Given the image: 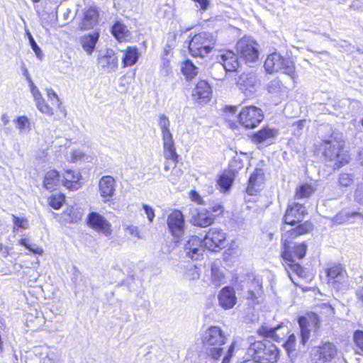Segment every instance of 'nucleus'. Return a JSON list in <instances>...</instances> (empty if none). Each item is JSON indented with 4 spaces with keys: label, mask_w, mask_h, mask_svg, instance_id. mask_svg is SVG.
Here are the masks:
<instances>
[{
    "label": "nucleus",
    "mask_w": 363,
    "mask_h": 363,
    "mask_svg": "<svg viewBox=\"0 0 363 363\" xmlns=\"http://www.w3.org/2000/svg\"><path fill=\"white\" fill-rule=\"evenodd\" d=\"M123 228L125 232H127L131 236L135 237L138 239L140 238L139 229L137 226L131 225V224L123 223Z\"/></svg>",
    "instance_id": "obj_48"
},
{
    "label": "nucleus",
    "mask_w": 363,
    "mask_h": 363,
    "mask_svg": "<svg viewBox=\"0 0 363 363\" xmlns=\"http://www.w3.org/2000/svg\"><path fill=\"white\" fill-rule=\"evenodd\" d=\"M139 57L136 48L128 47L124 52L123 63L124 67H130L135 65Z\"/></svg>",
    "instance_id": "obj_34"
},
{
    "label": "nucleus",
    "mask_w": 363,
    "mask_h": 363,
    "mask_svg": "<svg viewBox=\"0 0 363 363\" xmlns=\"http://www.w3.org/2000/svg\"><path fill=\"white\" fill-rule=\"evenodd\" d=\"M345 274L341 266H334L328 269L327 275L330 282L340 283L345 281Z\"/></svg>",
    "instance_id": "obj_33"
},
{
    "label": "nucleus",
    "mask_w": 363,
    "mask_h": 363,
    "mask_svg": "<svg viewBox=\"0 0 363 363\" xmlns=\"http://www.w3.org/2000/svg\"><path fill=\"white\" fill-rule=\"evenodd\" d=\"M236 50L240 57L246 63H253L258 59V44L250 37L241 38L237 43Z\"/></svg>",
    "instance_id": "obj_8"
},
{
    "label": "nucleus",
    "mask_w": 363,
    "mask_h": 363,
    "mask_svg": "<svg viewBox=\"0 0 363 363\" xmlns=\"http://www.w3.org/2000/svg\"><path fill=\"white\" fill-rule=\"evenodd\" d=\"M235 349V342H232L229 346L226 354L224 356L222 363H229Z\"/></svg>",
    "instance_id": "obj_56"
},
{
    "label": "nucleus",
    "mask_w": 363,
    "mask_h": 363,
    "mask_svg": "<svg viewBox=\"0 0 363 363\" xmlns=\"http://www.w3.org/2000/svg\"><path fill=\"white\" fill-rule=\"evenodd\" d=\"M232 182V179L225 174L221 175L218 180V184L223 191H227L230 189Z\"/></svg>",
    "instance_id": "obj_45"
},
{
    "label": "nucleus",
    "mask_w": 363,
    "mask_h": 363,
    "mask_svg": "<svg viewBox=\"0 0 363 363\" xmlns=\"http://www.w3.org/2000/svg\"><path fill=\"white\" fill-rule=\"evenodd\" d=\"M264 69L267 73L282 72L294 79L296 69L294 62L291 58H284L279 53L274 52L269 55L264 62Z\"/></svg>",
    "instance_id": "obj_5"
},
{
    "label": "nucleus",
    "mask_w": 363,
    "mask_h": 363,
    "mask_svg": "<svg viewBox=\"0 0 363 363\" xmlns=\"http://www.w3.org/2000/svg\"><path fill=\"white\" fill-rule=\"evenodd\" d=\"M87 223L91 228L106 236L110 235L112 233L111 223L96 212H91L88 215Z\"/></svg>",
    "instance_id": "obj_15"
},
{
    "label": "nucleus",
    "mask_w": 363,
    "mask_h": 363,
    "mask_svg": "<svg viewBox=\"0 0 363 363\" xmlns=\"http://www.w3.org/2000/svg\"><path fill=\"white\" fill-rule=\"evenodd\" d=\"M47 95L49 100L51 101L52 105L55 106L58 108L61 106V101L57 96V94L53 91L52 89H47Z\"/></svg>",
    "instance_id": "obj_50"
},
{
    "label": "nucleus",
    "mask_w": 363,
    "mask_h": 363,
    "mask_svg": "<svg viewBox=\"0 0 363 363\" xmlns=\"http://www.w3.org/2000/svg\"><path fill=\"white\" fill-rule=\"evenodd\" d=\"M25 32H26V35L29 40L30 45L32 50H33V52H35L37 58H38L39 60H42V58L43 57V52L41 51V49L36 43L35 40H34V38H33V35H31L30 32L29 31V30L26 28Z\"/></svg>",
    "instance_id": "obj_40"
},
{
    "label": "nucleus",
    "mask_w": 363,
    "mask_h": 363,
    "mask_svg": "<svg viewBox=\"0 0 363 363\" xmlns=\"http://www.w3.org/2000/svg\"><path fill=\"white\" fill-rule=\"evenodd\" d=\"M359 160H360L361 164L363 166V149L359 151Z\"/></svg>",
    "instance_id": "obj_63"
},
{
    "label": "nucleus",
    "mask_w": 363,
    "mask_h": 363,
    "mask_svg": "<svg viewBox=\"0 0 363 363\" xmlns=\"http://www.w3.org/2000/svg\"><path fill=\"white\" fill-rule=\"evenodd\" d=\"M228 335L218 326H210L203 333L201 340L206 354L212 359H218L224 354L223 345Z\"/></svg>",
    "instance_id": "obj_2"
},
{
    "label": "nucleus",
    "mask_w": 363,
    "mask_h": 363,
    "mask_svg": "<svg viewBox=\"0 0 363 363\" xmlns=\"http://www.w3.org/2000/svg\"><path fill=\"white\" fill-rule=\"evenodd\" d=\"M21 70H22L23 74L25 76L26 79H27L28 77H30V75L28 72V70L26 68V65L23 62L21 64Z\"/></svg>",
    "instance_id": "obj_60"
},
{
    "label": "nucleus",
    "mask_w": 363,
    "mask_h": 363,
    "mask_svg": "<svg viewBox=\"0 0 363 363\" xmlns=\"http://www.w3.org/2000/svg\"><path fill=\"white\" fill-rule=\"evenodd\" d=\"M143 208L146 214L147 218L148 220L152 223L155 218V211L154 209L147 204H143Z\"/></svg>",
    "instance_id": "obj_54"
},
{
    "label": "nucleus",
    "mask_w": 363,
    "mask_h": 363,
    "mask_svg": "<svg viewBox=\"0 0 363 363\" xmlns=\"http://www.w3.org/2000/svg\"><path fill=\"white\" fill-rule=\"evenodd\" d=\"M263 182V174L260 169H256L250 177L247 192L250 195H255L261 188Z\"/></svg>",
    "instance_id": "obj_27"
},
{
    "label": "nucleus",
    "mask_w": 363,
    "mask_h": 363,
    "mask_svg": "<svg viewBox=\"0 0 363 363\" xmlns=\"http://www.w3.org/2000/svg\"><path fill=\"white\" fill-rule=\"evenodd\" d=\"M247 342V357L256 358L262 363H273L277 361L279 350L270 341H255L253 337H250Z\"/></svg>",
    "instance_id": "obj_3"
},
{
    "label": "nucleus",
    "mask_w": 363,
    "mask_h": 363,
    "mask_svg": "<svg viewBox=\"0 0 363 363\" xmlns=\"http://www.w3.org/2000/svg\"><path fill=\"white\" fill-rule=\"evenodd\" d=\"M252 284H254L255 289H250L249 290L250 298L252 299H255L257 298V295L259 294L262 288V284L259 279L255 278Z\"/></svg>",
    "instance_id": "obj_47"
},
{
    "label": "nucleus",
    "mask_w": 363,
    "mask_h": 363,
    "mask_svg": "<svg viewBox=\"0 0 363 363\" xmlns=\"http://www.w3.org/2000/svg\"><path fill=\"white\" fill-rule=\"evenodd\" d=\"M216 38L211 33L203 32L195 35L189 43V50L194 57H203L213 48Z\"/></svg>",
    "instance_id": "obj_7"
},
{
    "label": "nucleus",
    "mask_w": 363,
    "mask_h": 363,
    "mask_svg": "<svg viewBox=\"0 0 363 363\" xmlns=\"http://www.w3.org/2000/svg\"><path fill=\"white\" fill-rule=\"evenodd\" d=\"M167 226L172 234L177 241L184 233V218L180 211H173L167 217Z\"/></svg>",
    "instance_id": "obj_12"
},
{
    "label": "nucleus",
    "mask_w": 363,
    "mask_h": 363,
    "mask_svg": "<svg viewBox=\"0 0 363 363\" xmlns=\"http://www.w3.org/2000/svg\"><path fill=\"white\" fill-rule=\"evenodd\" d=\"M65 197L62 194L52 195L50 198V205L55 209H59L65 202Z\"/></svg>",
    "instance_id": "obj_44"
},
{
    "label": "nucleus",
    "mask_w": 363,
    "mask_h": 363,
    "mask_svg": "<svg viewBox=\"0 0 363 363\" xmlns=\"http://www.w3.org/2000/svg\"><path fill=\"white\" fill-rule=\"evenodd\" d=\"M257 78L252 72H243L237 79L239 89L247 96H252L257 90Z\"/></svg>",
    "instance_id": "obj_14"
},
{
    "label": "nucleus",
    "mask_w": 363,
    "mask_h": 363,
    "mask_svg": "<svg viewBox=\"0 0 363 363\" xmlns=\"http://www.w3.org/2000/svg\"><path fill=\"white\" fill-rule=\"evenodd\" d=\"M218 301L223 308H232L237 301L234 289L230 286L224 287L218 294Z\"/></svg>",
    "instance_id": "obj_23"
},
{
    "label": "nucleus",
    "mask_w": 363,
    "mask_h": 363,
    "mask_svg": "<svg viewBox=\"0 0 363 363\" xmlns=\"http://www.w3.org/2000/svg\"><path fill=\"white\" fill-rule=\"evenodd\" d=\"M30 86V92L33 90H35L37 89V86L34 84V83H33L31 85L29 86Z\"/></svg>",
    "instance_id": "obj_64"
},
{
    "label": "nucleus",
    "mask_w": 363,
    "mask_h": 363,
    "mask_svg": "<svg viewBox=\"0 0 363 363\" xmlns=\"http://www.w3.org/2000/svg\"><path fill=\"white\" fill-rule=\"evenodd\" d=\"M277 135L276 129L265 127L255 133L252 135V140L254 143H262L274 139Z\"/></svg>",
    "instance_id": "obj_28"
},
{
    "label": "nucleus",
    "mask_w": 363,
    "mask_h": 363,
    "mask_svg": "<svg viewBox=\"0 0 363 363\" xmlns=\"http://www.w3.org/2000/svg\"><path fill=\"white\" fill-rule=\"evenodd\" d=\"M215 216L205 208H195L191 212V222L195 226L205 228L214 221Z\"/></svg>",
    "instance_id": "obj_16"
},
{
    "label": "nucleus",
    "mask_w": 363,
    "mask_h": 363,
    "mask_svg": "<svg viewBox=\"0 0 363 363\" xmlns=\"http://www.w3.org/2000/svg\"><path fill=\"white\" fill-rule=\"evenodd\" d=\"M70 155V160L73 162L79 160H85L88 158L87 156L80 150H73L71 152Z\"/></svg>",
    "instance_id": "obj_52"
},
{
    "label": "nucleus",
    "mask_w": 363,
    "mask_h": 363,
    "mask_svg": "<svg viewBox=\"0 0 363 363\" xmlns=\"http://www.w3.org/2000/svg\"><path fill=\"white\" fill-rule=\"evenodd\" d=\"M220 62L226 72H235L239 67L237 55L230 50L220 55Z\"/></svg>",
    "instance_id": "obj_26"
},
{
    "label": "nucleus",
    "mask_w": 363,
    "mask_h": 363,
    "mask_svg": "<svg viewBox=\"0 0 363 363\" xmlns=\"http://www.w3.org/2000/svg\"><path fill=\"white\" fill-rule=\"evenodd\" d=\"M296 340V336L294 334H291L289 336L287 340L284 344V347L286 350L289 356H290L291 354L295 351Z\"/></svg>",
    "instance_id": "obj_46"
},
{
    "label": "nucleus",
    "mask_w": 363,
    "mask_h": 363,
    "mask_svg": "<svg viewBox=\"0 0 363 363\" xmlns=\"http://www.w3.org/2000/svg\"><path fill=\"white\" fill-rule=\"evenodd\" d=\"M1 121L4 125H6L9 123V118L6 113H4L1 117Z\"/></svg>",
    "instance_id": "obj_62"
},
{
    "label": "nucleus",
    "mask_w": 363,
    "mask_h": 363,
    "mask_svg": "<svg viewBox=\"0 0 363 363\" xmlns=\"http://www.w3.org/2000/svg\"><path fill=\"white\" fill-rule=\"evenodd\" d=\"M160 73L161 76L164 77H169L172 74V69L169 61L166 60L162 62Z\"/></svg>",
    "instance_id": "obj_51"
},
{
    "label": "nucleus",
    "mask_w": 363,
    "mask_h": 363,
    "mask_svg": "<svg viewBox=\"0 0 363 363\" xmlns=\"http://www.w3.org/2000/svg\"><path fill=\"white\" fill-rule=\"evenodd\" d=\"M61 183V179L58 172L50 170L48 172L44 178L43 185L48 190L52 191Z\"/></svg>",
    "instance_id": "obj_32"
},
{
    "label": "nucleus",
    "mask_w": 363,
    "mask_h": 363,
    "mask_svg": "<svg viewBox=\"0 0 363 363\" xmlns=\"http://www.w3.org/2000/svg\"><path fill=\"white\" fill-rule=\"evenodd\" d=\"M187 277L191 280H196L199 279L200 273L196 267H191L187 272Z\"/></svg>",
    "instance_id": "obj_55"
},
{
    "label": "nucleus",
    "mask_w": 363,
    "mask_h": 363,
    "mask_svg": "<svg viewBox=\"0 0 363 363\" xmlns=\"http://www.w3.org/2000/svg\"><path fill=\"white\" fill-rule=\"evenodd\" d=\"M111 33L118 41H125L130 37L127 26L121 21H116L111 28Z\"/></svg>",
    "instance_id": "obj_31"
},
{
    "label": "nucleus",
    "mask_w": 363,
    "mask_h": 363,
    "mask_svg": "<svg viewBox=\"0 0 363 363\" xmlns=\"http://www.w3.org/2000/svg\"><path fill=\"white\" fill-rule=\"evenodd\" d=\"M212 94L211 87L205 80H200L192 91L193 100L199 104L206 103L211 99Z\"/></svg>",
    "instance_id": "obj_19"
},
{
    "label": "nucleus",
    "mask_w": 363,
    "mask_h": 363,
    "mask_svg": "<svg viewBox=\"0 0 363 363\" xmlns=\"http://www.w3.org/2000/svg\"><path fill=\"white\" fill-rule=\"evenodd\" d=\"M189 196L191 201L197 203L198 204H203V199L199 194V193L196 191H191L189 193Z\"/></svg>",
    "instance_id": "obj_57"
},
{
    "label": "nucleus",
    "mask_w": 363,
    "mask_h": 363,
    "mask_svg": "<svg viewBox=\"0 0 363 363\" xmlns=\"http://www.w3.org/2000/svg\"><path fill=\"white\" fill-rule=\"evenodd\" d=\"M13 223L14 224L13 232L18 230V228L23 230L28 229L29 227L28 221L27 219L23 218H19L14 215H12Z\"/></svg>",
    "instance_id": "obj_43"
},
{
    "label": "nucleus",
    "mask_w": 363,
    "mask_h": 363,
    "mask_svg": "<svg viewBox=\"0 0 363 363\" xmlns=\"http://www.w3.org/2000/svg\"><path fill=\"white\" fill-rule=\"evenodd\" d=\"M211 213H214L216 216H219L223 212V206L220 203H216L211 208Z\"/></svg>",
    "instance_id": "obj_58"
},
{
    "label": "nucleus",
    "mask_w": 363,
    "mask_h": 363,
    "mask_svg": "<svg viewBox=\"0 0 363 363\" xmlns=\"http://www.w3.org/2000/svg\"><path fill=\"white\" fill-rule=\"evenodd\" d=\"M352 182V176L347 173L341 174L339 177V183L342 186H348Z\"/></svg>",
    "instance_id": "obj_53"
},
{
    "label": "nucleus",
    "mask_w": 363,
    "mask_h": 363,
    "mask_svg": "<svg viewBox=\"0 0 363 363\" xmlns=\"http://www.w3.org/2000/svg\"><path fill=\"white\" fill-rule=\"evenodd\" d=\"M19 244L24 246L30 252L36 255H42L43 250L35 244H30L29 240L26 238L21 239Z\"/></svg>",
    "instance_id": "obj_42"
},
{
    "label": "nucleus",
    "mask_w": 363,
    "mask_h": 363,
    "mask_svg": "<svg viewBox=\"0 0 363 363\" xmlns=\"http://www.w3.org/2000/svg\"><path fill=\"white\" fill-rule=\"evenodd\" d=\"M239 363H262L256 358L247 357V352Z\"/></svg>",
    "instance_id": "obj_59"
},
{
    "label": "nucleus",
    "mask_w": 363,
    "mask_h": 363,
    "mask_svg": "<svg viewBox=\"0 0 363 363\" xmlns=\"http://www.w3.org/2000/svg\"><path fill=\"white\" fill-rule=\"evenodd\" d=\"M98 63L106 72H111L118 67V57L112 50H107L105 55L99 57Z\"/></svg>",
    "instance_id": "obj_24"
},
{
    "label": "nucleus",
    "mask_w": 363,
    "mask_h": 363,
    "mask_svg": "<svg viewBox=\"0 0 363 363\" xmlns=\"http://www.w3.org/2000/svg\"><path fill=\"white\" fill-rule=\"evenodd\" d=\"M226 234L218 228H211L203 239L206 248L211 251H218L225 246Z\"/></svg>",
    "instance_id": "obj_10"
},
{
    "label": "nucleus",
    "mask_w": 363,
    "mask_h": 363,
    "mask_svg": "<svg viewBox=\"0 0 363 363\" xmlns=\"http://www.w3.org/2000/svg\"><path fill=\"white\" fill-rule=\"evenodd\" d=\"M34 101H35L37 108L43 113L48 116H52L54 114L53 109L48 104H47L38 89L31 91Z\"/></svg>",
    "instance_id": "obj_30"
},
{
    "label": "nucleus",
    "mask_w": 363,
    "mask_h": 363,
    "mask_svg": "<svg viewBox=\"0 0 363 363\" xmlns=\"http://www.w3.org/2000/svg\"><path fill=\"white\" fill-rule=\"evenodd\" d=\"M203 240L198 236H191L184 244V252L186 257L193 260L200 259L204 252Z\"/></svg>",
    "instance_id": "obj_13"
},
{
    "label": "nucleus",
    "mask_w": 363,
    "mask_h": 363,
    "mask_svg": "<svg viewBox=\"0 0 363 363\" xmlns=\"http://www.w3.org/2000/svg\"><path fill=\"white\" fill-rule=\"evenodd\" d=\"M15 123L20 133H28L31 130L30 120L26 116H18Z\"/></svg>",
    "instance_id": "obj_36"
},
{
    "label": "nucleus",
    "mask_w": 363,
    "mask_h": 363,
    "mask_svg": "<svg viewBox=\"0 0 363 363\" xmlns=\"http://www.w3.org/2000/svg\"><path fill=\"white\" fill-rule=\"evenodd\" d=\"M283 323L278 324L277 326L272 327L267 325H263L258 329V333L260 335L275 339L276 331L282 327Z\"/></svg>",
    "instance_id": "obj_38"
},
{
    "label": "nucleus",
    "mask_w": 363,
    "mask_h": 363,
    "mask_svg": "<svg viewBox=\"0 0 363 363\" xmlns=\"http://www.w3.org/2000/svg\"><path fill=\"white\" fill-rule=\"evenodd\" d=\"M323 155L329 162H334V169H338L348 161L342 153L345 141L341 137L332 135L328 139L323 140Z\"/></svg>",
    "instance_id": "obj_4"
},
{
    "label": "nucleus",
    "mask_w": 363,
    "mask_h": 363,
    "mask_svg": "<svg viewBox=\"0 0 363 363\" xmlns=\"http://www.w3.org/2000/svg\"><path fill=\"white\" fill-rule=\"evenodd\" d=\"M240 123L246 128H256L263 120L262 111L256 106H250L242 108L239 116Z\"/></svg>",
    "instance_id": "obj_9"
},
{
    "label": "nucleus",
    "mask_w": 363,
    "mask_h": 363,
    "mask_svg": "<svg viewBox=\"0 0 363 363\" xmlns=\"http://www.w3.org/2000/svg\"><path fill=\"white\" fill-rule=\"evenodd\" d=\"M157 123L162 137L164 156L167 160H172L174 162H177L178 155L176 152L174 141L169 129L170 121L168 117L164 114H160L158 116Z\"/></svg>",
    "instance_id": "obj_6"
},
{
    "label": "nucleus",
    "mask_w": 363,
    "mask_h": 363,
    "mask_svg": "<svg viewBox=\"0 0 363 363\" xmlns=\"http://www.w3.org/2000/svg\"><path fill=\"white\" fill-rule=\"evenodd\" d=\"M99 38V33L94 32L84 35L81 39V43L83 49L88 55H91L95 49L96 43Z\"/></svg>",
    "instance_id": "obj_29"
},
{
    "label": "nucleus",
    "mask_w": 363,
    "mask_h": 363,
    "mask_svg": "<svg viewBox=\"0 0 363 363\" xmlns=\"http://www.w3.org/2000/svg\"><path fill=\"white\" fill-rule=\"evenodd\" d=\"M206 276L209 277L210 284L214 286H220L224 282V273L220 266V262H212L208 269L206 270Z\"/></svg>",
    "instance_id": "obj_22"
},
{
    "label": "nucleus",
    "mask_w": 363,
    "mask_h": 363,
    "mask_svg": "<svg viewBox=\"0 0 363 363\" xmlns=\"http://www.w3.org/2000/svg\"><path fill=\"white\" fill-rule=\"evenodd\" d=\"M314 188L308 184L299 186L296 191V197L297 199H304L309 197L313 192Z\"/></svg>",
    "instance_id": "obj_39"
},
{
    "label": "nucleus",
    "mask_w": 363,
    "mask_h": 363,
    "mask_svg": "<svg viewBox=\"0 0 363 363\" xmlns=\"http://www.w3.org/2000/svg\"><path fill=\"white\" fill-rule=\"evenodd\" d=\"M357 298L363 303V286L360 289H359L356 292Z\"/></svg>",
    "instance_id": "obj_61"
},
{
    "label": "nucleus",
    "mask_w": 363,
    "mask_h": 363,
    "mask_svg": "<svg viewBox=\"0 0 363 363\" xmlns=\"http://www.w3.org/2000/svg\"><path fill=\"white\" fill-rule=\"evenodd\" d=\"M306 213V210L303 205L294 203L286 209L284 217V223L293 225L302 221Z\"/></svg>",
    "instance_id": "obj_17"
},
{
    "label": "nucleus",
    "mask_w": 363,
    "mask_h": 363,
    "mask_svg": "<svg viewBox=\"0 0 363 363\" xmlns=\"http://www.w3.org/2000/svg\"><path fill=\"white\" fill-rule=\"evenodd\" d=\"M198 68L189 60L184 61L182 65V72L187 79L194 78L198 74Z\"/></svg>",
    "instance_id": "obj_35"
},
{
    "label": "nucleus",
    "mask_w": 363,
    "mask_h": 363,
    "mask_svg": "<svg viewBox=\"0 0 363 363\" xmlns=\"http://www.w3.org/2000/svg\"><path fill=\"white\" fill-rule=\"evenodd\" d=\"M354 341L355 342V345L359 350V351H357V352L359 354H361V352H363V331L357 330L354 333Z\"/></svg>",
    "instance_id": "obj_49"
},
{
    "label": "nucleus",
    "mask_w": 363,
    "mask_h": 363,
    "mask_svg": "<svg viewBox=\"0 0 363 363\" xmlns=\"http://www.w3.org/2000/svg\"><path fill=\"white\" fill-rule=\"evenodd\" d=\"M337 354L336 346L330 342H325L319 346L315 356H318L317 363H328L332 361Z\"/></svg>",
    "instance_id": "obj_20"
},
{
    "label": "nucleus",
    "mask_w": 363,
    "mask_h": 363,
    "mask_svg": "<svg viewBox=\"0 0 363 363\" xmlns=\"http://www.w3.org/2000/svg\"><path fill=\"white\" fill-rule=\"evenodd\" d=\"M301 330V343L304 345L308 340L312 328L317 329L320 324V318L315 313L308 314L298 319Z\"/></svg>",
    "instance_id": "obj_11"
},
{
    "label": "nucleus",
    "mask_w": 363,
    "mask_h": 363,
    "mask_svg": "<svg viewBox=\"0 0 363 363\" xmlns=\"http://www.w3.org/2000/svg\"><path fill=\"white\" fill-rule=\"evenodd\" d=\"M81 175L71 169L65 171V175L61 179V183L69 190H77L80 188L79 180Z\"/></svg>",
    "instance_id": "obj_25"
},
{
    "label": "nucleus",
    "mask_w": 363,
    "mask_h": 363,
    "mask_svg": "<svg viewBox=\"0 0 363 363\" xmlns=\"http://www.w3.org/2000/svg\"><path fill=\"white\" fill-rule=\"evenodd\" d=\"M313 229L311 222L298 225L296 228L285 232L281 237L283 250L281 257L285 262V268L289 278L294 282L291 271L295 272L298 277H302L304 274L303 267L296 262V259H303L306 253L307 245L304 243L295 244L292 240L299 235L309 233Z\"/></svg>",
    "instance_id": "obj_1"
},
{
    "label": "nucleus",
    "mask_w": 363,
    "mask_h": 363,
    "mask_svg": "<svg viewBox=\"0 0 363 363\" xmlns=\"http://www.w3.org/2000/svg\"><path fill=\"white\" fill-rule=\"evenodd\" d=\"M99 13L96 7L91 6L86 9L83 13L82 20L79 24L81 30H89L97 25Z\"/></svg>",
    "instance_id": "obj_21"
},
{
    "label": "nucleus",
    "mask_w": 363,
    "mask_h": 363,
    "mask_svg": "<svg viewBox=\"0 0 363 363\" xmlns=\"http://www.w3.org/2000/svg\"><path fill=\"white\" fill-rule=\"evenodd\" d=\"M267 89L268 92L278 95L283 91L284 86L279 79H274L269 82L267 86Z\"/></svg>",
    "instance_id": "obj_41"
},
{
    "label": "nucleus",
    "mask_w": 363,
    "mask_h": 363,
    "mask_svg": "<svg viewBox=\"0 0 363 363\" xmlns=\"http://www.w3.org/2000/svg\"><path fill=\"white\" fill-rule=\"evenodd\" d=\"M357 216H360V213H357V212L349 213V212L341 211V212L338 213L337 215H335L334 217H333L331 218V221L334 224L341 225V224L348 221L350 218L355 217Z\"/></svg>",
    "instance_id": "obj_37"
},
{
    "label": "nucleus",
    "mask_w": 363,
    "mask_h": 363,
    "mask_svg": "<svg viewBox=\"0 0 363 363\" xmlns=\"http://www.w3.org/2000/svg\"><path fill=\"white\" fill-rule=\"evenodd\" d=\"M99 190L104 202L113 197L116 191V180L111 176H103L99 180Z\"/></svg>",
    "instance_id": "obj_18"
}]
</instances>
